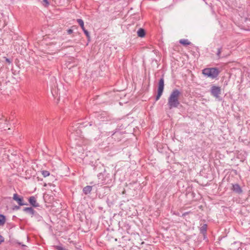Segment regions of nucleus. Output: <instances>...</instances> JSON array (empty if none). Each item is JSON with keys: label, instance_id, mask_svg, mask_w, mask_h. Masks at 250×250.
Returning <instances> with one entry per match:
<instances>
[{"label": "nucleus", "instance_id": "nucleus-1", "mask_svg": "<svg viewBox=\"0 0 250 250\" xmlns=\"http://www.w3.org/2000/svg\"><path fill=\"white\" fill-rule=\"evenodd\" d=\"M181 92L177 89H174L168 99V105L169 109L176 108L180 104L179 97Z\"/></svg>", "mask_w": 250, "mask_h": 250}, {"label": "nucleus", "instance_id": "nucleus-26", "mask_svg": "<svg viewBox=\"0 0 250 250\" xmlns=\"http://www.w3.org/2000/svg\"><path fill=\"white\" fill-rule=\"evenodd\" d=\"M73 30L72 29H69L67 30V32L68 34H71V33H73Z\"/></svg>", "mask_w": 250, "mask_h": 250}, {"label": "nucleus", "instance_id": "nucleus-25", "mask_svg": "<svg viewBox=\"0 0 250 250\" xmlns=\"http://www.w3.org/2000/svg\"><path fill=\"white\" fill-rule=\"evenodd\" d=\"M98 177L99 178V179L103 178L104 175L102 173H100L98 175Z\"/></svg>", "mask_w": 250, "mask_h": 250}, {"label": "nucleus", "instance_id": "nucleus-18", "mask_svg": "<svg viewBox=\"0 0 250 250\" xmlns=\"http://www.w3.org/2000/svg\"><path fill=\"white\" fill-rule=\"evenodd\" d=\"M83 31L84 33L85 34V35H86V37L87 38L88 41H90V38L89 33L86 29H84V30H83Z\"/></svg>", "mask_w": 250, "mask_h": 250}, {"label": "nucleus", "instance_id": "nucleus-16", "mask_svg": "<svg viewBox=\"0 0 250 250\" xmlns=\"http://www.w3.org/2000/svg\"><path fill=\"white\" fill-rule=\"evenodd\" d=\"M41 172L44 177L48 176L50 175L49 172L47 170H42Z\"/></svg>", "mask_w": 250, "mask_h": 250}, {"label": "nucleus", "instance_id": "nucleus-3", "mask_svg": "<svg viewBox=\"0 0 250 250\" xmlns=\"http://www.w3.org/2000/svg\"><path fill=\"white\" fill-rule=\"evenodd\" d=\"M221 88L219 86L213 85L210 89L211 95L216 99H219V95L221 94Z\"/></svg>", "mask_w": 250, "mask_h": 250}, {"label": "nucleus", "instance_id": "nucleus-2", "mask_svg": "<svg viewBox=\"0 0 250 250\" xmlns=\"http://www.w3.org/2000/svg\"><path fill=\"white\" fill-rule=\"evenodd\" d=\"M202 73L205 76L214 79L218 77L220 73V71L216 67L206 68L202 70Z\"/></svg>", "mask_w": 250, "mask_h": 250}, {"label": "nucleus", "instance_id": "nucleus-15", "mask_svg": "<svg viewBox=\"0 0 250 250\" xmlns=\"http://www.w3.org/2000/svg\"><path fill=\"white\" fill-rule=\"evenodd\" d=\"M207 229V224H204L200 228V231L204 234L206 232Z\"/></svg>", "mask_w": 250, "mask_h": 250}, {"label": "nucleus", "instance_id": "nucleus-27", "mask_svg": "<svg viewBox=\"0 0 250 250\" xmlns=\"http://www.w3.org/2000/svg\"><path fill=\"white\" fill-rule=\"evenodd\" d=\"M188 212H185L183 214L182 216H186V215H188Z\"/></svg>", "mask_w": 250, "mask_h": 250}, {"label": "nucleus", "instance_id": "nucleus-8", "mask_svg": "<svg viewBox=\"0 0 250 250\" xmlns=\"http://www.w3.org/2000/svg\"><path fill=\"white\" fill-rule=\"evenodd\" d=\"M106 114H107L106 113L104 112V113H103L101 115V117L100 119H99L102 122H108V121H111V117L109 115H107L106 117L104 116V115H106Z\"/></svg>", "mask_w": 250, "mask_h": 250}, {"label": "nucleus", "instance_id": "nucleus-9", "mask_svg": "<svg viewBox=\"0 0 250 250\" xmlns=\"http://www.w3.org/2000/svg\"><path fill=\"white\" fill-rule=\"evenodd\" d=\"M23 211L25 212L28 213L32 216H33L35 214V211L34 210V209L31 207H26L24 208L23 209Z\"/></svg>", "mask_w": 250, "mask_h": 250}, {"label": "nucleus", "instance_id": "nucleus-11", "mask_svg": "<svg viewBox=\"0 0 250 250\" xmlns=\"http://www.w3.org/2000/svg\"><path fill=\"white\" fill-rule=\"evenodd\" d=\"M137 35L139 37L143 38L145 37L146 35L145 30L143 28H140L137 31Z\"/></svg>", "mask_w": 250, "mask_h": 250}, {"label": "nucleus", "instance_id": "nucleus-14", "mask_svg": "<svg viewBox=\"0 0 250 250\" xmlns=\"http://www.w3.org/2000/svg\"><path fill=\"white\" fill-rule=\"evenodd\" d=\"M77 21L79 23L83 30L85 29L84 26V22L83 20L81 19H78L77 20Z\"/></svg>", "mask_w": 250, "mask_h": 250}, {"label": "nucleus", "instance_id": "nucleus-21", "mask_svg": "<svg viewBox=\"0 0 250 250\" xmlns=\"http://www.w3.org/2000/svg\"><path fill=\"white\" fill-rule=\"evenodd\" d=\"M42 4L46 7H48L49 5V2L48 0H43Z\"/></svg>", "mask_w": 250, "mask_h": 250}, {"label": "nucleus", "instance_id": "nucleus-7", "mask_svg": "<svg viewBox=\"0 0 250 250\" xmlns=\"http://www.w3.org/2000/svg\"><path fill=\"white\" fill-rule=\"evenodd\" d=\"M164 88V79L162 77L160 79V80L159 81L158 91L163 92Z\"/></svg>", "mask_w": 250, "mask_h": 250}, {"label": "nucleus", "instance_id": "nucleus-10", "mask_svg": "<svg viewBox=\"0 0 250 250\" xmlns=\"http://www.w3.org/2000/svg\"><path fill=\"white\" fill-rule=\"evenodd\" d=\"M92 187L90 186H87L85 187L83 189V192L84 193V194L87 195L90 193V192L92 190Z\"/></svg>", "mask_w": 250, "mask_h": 250}, {"label": "nucleus", "instance_id": "nucleus-30", "mask_svg": "<svg viewBox=\"0 0 250 250\" xmlns=\"http://www.w3.org/2000/svg\"><path fill=\"white\" fill-rule=\"evenodd\" d=\"M7 127V126H6V127L5 126H3L2 127V128L4 129V130H6V128Z\"/></svg>", "mask_w": 250, "mask_h": 250}, {"label": "nucleus", "instance_id": "nucleus-19", "mask_svg": "<svg viewBox=\"0 0 250 250\" xmlns=\"http://www.w3.org/2000/svg\"><path fill=\"white\" fill-rule=\"evenodd\" d=\"M55 250H68L62 246H55Z\"/></svg>", "mask_w": 250, "mask_h": 250}, {"label": "nucleus", "instance_id": "nucleus-17", "mask_svg": "<svg viewBox=\"0 0 250 250\" xmlns=\"http://www.w3.org/2000/svg\"><path fill=\"white\" fill-rule=\"evenodd\" d=\"M222 47L218 48L217 52L216 53V55H217L218 59H220L221 58V53L222 52Z\"/></svg>", "mask_w": 250, "mask_h": 250}, {"label": "nucleus", "instance_id": "nucleus-28", "mask_svg": "<svg viewBox=\"0 0 250 250\" xmlns=\"http://www.w3.org/2000/svg\"><path fill=\"white\" fill-rule=\"evenodd\" d=\"M18 244L19 245H21L22 247H25V245H23V244H21V243H20V242H18Z\"/></svg>", "mask_w": 250, "mask_h": 250}, {"label": "nucleus", "instance_id": "nucleus-5", "mask_svg": "<svg viewBox=\"0 0 250 250\" xmlns=\"http://www.w3.org/2000/svg\"><path fill=\"white\" fill-rule=\"evenodd\" d=\"M231 190L237 194H241L243 191L240 185L238 184H232Z\"/></svg>", "mask_w": 250, "mask_h": 250}, {"label": "nucleus", "instance_id": "nucleus-23", "mask_svg": "<svg viewBox=\"0 0 250 250\" xmlns=\"http://www.w3.org/2000/svg\"><path fill=\"white\" fill-rule=\"evenodd\" d=\"M20 206H15L13 208V210H19L20 208Z\"/></svg>", "mask_w": 250, "mask_h": 250}, {"label": "nucleus", "instance_id": "nucleus-24", "mask_svg": "<svg viewBox=\"0 0 250 250\" xmlns=\"http://www.w3.org/2000/svg\"><path fill=\"white\" fill-rule=\"evenodd\" d=\"M4 240V238L3 236H2L1 235H0V244L2 243Z\"/></svg>", "mask_w": 250, "mask_h": 250}, {"label": "nucleus", "instance_id": "nucleus-6", "mask_svg": "<svg viewBox=\"0 0 250 250\" xmlns=\"http://www.w3.org/2000/svg\"><path fill=\"white\" fill-rule=\"evenodd\" d=\"M28 201L30 204L34 207H39V204L37 203L36 198L32 196L30 197L28 199Z\"/></svg>", "mask_w": 250, "mask_h": 250}, {"label": "nucleus", "instance_id": "nucleus-22", "mask_svg": "<svg viewBox=\"0 0 250 250\" xmlns=\"http://www.w3.org/2000/svg\"><path fill=\"white\" fill-rule=\"evenodd\" d=\"M69 131L70 132H72V131H76V132H77L78 131V130L76 129V127H75L74 126H72L71 127H70L69 128ZM77 133H78V132H77Z\"/></svg>", "mask_w": 250, "mask_h": 250}, {"label": "nucleus", "instance_id": "nucleus-20", "mask_svg": "<svg viewBox=\"0 0 250 250\" xmlns=\"http://www.w3.org/2000/svg\"><path fill=\"white\" fill-rule=\"evenodd\" d=\"M163 94V92H161V91H157V95L156 97V101H158L160 98L161 97V96H162Z\"/></svg>", "mask_w": 250, "mask_h": 250}, {"label": "nucleus", "instance_id": "nucleus-4", "mask_svg": "<svg viewBox=\"0 0 250 250\" xmlns=\"http://www.w3.org/2000/svg\"><path fill=\"white\" fill-rule=\"evenodd\" d=\"M13 199L16 201L19 206L27 205V203L23 202V198L22 197H20L17 194L15 193L13 195Z\"/></svg>", "mask_w": 250, "mask_h": 250}, {"label": "nucleus", "instance_id": "nucleus-29", "mask_svg": "<svg viewBox=\"0 0 250 250\" xmlns=\"http://www.w3.org/2000/svg\"><path fill=\"white\" fill-rule=\"evenodd\" d=\"M6 61L7 62H8V63H9L11 62H10V60H9V59H6Z\"/></svg>", "mask_w": 250, "mask_h": 250}, {"label": "nucleus", "instance_id": "nucleus-12", "mask_svg": "<svg viewBox=\"0 0 250 250\" xmlns=\"http://www.w3.org/2000/svg\"><path fill=\"white\" fill-rule=\"evenodd\" d=\"M179 42L183 45L186 46L191 44V42L188 39H181Z\"/></svg>", "mask_w": 250, "mask_h": 250}, {"label": "nucleus", "instance_id": "nucleus-13", "mask_svg": "<svg viewBox=\"0 0 250 250\" xmlns=\"http://www.w3.org/2000/svg\"><path fill=\"white\" fill-rule=\"evenodd\" d=\"M6 222V218L4 215L0 214V226H3Z\"/></svg>", "mask_w": 250, "mask_h": 250}]
</instances>
